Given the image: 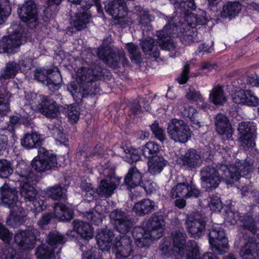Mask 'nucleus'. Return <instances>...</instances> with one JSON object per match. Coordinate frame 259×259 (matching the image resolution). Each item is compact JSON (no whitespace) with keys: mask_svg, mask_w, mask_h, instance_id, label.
Masks as SVG:
<instances>
[{"mask_svg":"<svg viewBox=\"0 0 259 259\" xmlns=\"http://www.w3.org/2000/svg\"><path fill=\"white\" fill-rule=\"evenodd\" d=\"M186 259H201V257L198 245L194 240H189L187 242L186 247Z\"/></svg>","mask_w":259,"mask_h":259,"instance_id":"obj_43","label":"nucleus"},{"mask_svg":"<svg viewBox=\"0 0 259 259\" xmlns=\"http://www.w3.org/2000/svg\"><path fill=\"white\" fill-rule=\"evenodd\" d=\"M173 240L174 251L181 256L185 253V247H186L187 234L183 230H178L171 233Z\"/></svg>","mask_w":259,"mask_h":259,"instance_id":"obj_25","label":"nucleus"},{"mask_svg":"<svg viewBox=\"0 0 259 259\" xmlns=\"http://www.w3.org/2000/svg\"><path fill=\"white\" fill-rule=\"evenodd\" d=\"M16 251L10 246H6L3 249V254L0 259H16Z\"/></svg>","mask_w":259,"mask_h":259,"instance_id":"obj_63","label":"nucleus"},{"mask_svg":"<svg viewBox=\"0 0 259 259\" xmlns=\"http://www.w3.org/2000/svg\"><path fill=\"white\" fill-rule=\"evenodd\" d=\"M135 10L136 11H139L140 12V23L142 26L144 27L147 26L151 27V26L149 25V22L151 21L150 19V16L148 13V12L143 11V13H142V10L140 6H136L135 7Z\"/></svg>","mask_w":259,"mask_h":259,"instance_id":"obj_55","label":"nucleus"},{"mask_svg":"<svg viewBox=\"0 0 259 259\" xmlns=\"http://www.w3.org/2000/svg\"><path fill=\"white\" fill-rule=\"evenodd\" d=\"M72 224L74 230L82 237L90 239L93 237V229L89 223L79 220H74Z\"/></svg>","mask_w":259,"mask_h":259,"instance_id":"obj_33","label":"nucleus"},{"mask_svg":"<svg viewBox=\"0 0 259 259\" xmlns=\"http://www.w3.org/2000/svg\"><path fill=\"white\" fill-rule=\"evenodd\" d=\"M21 35L19 33L3 37L0 42V51L8 54L16 52L21 44Z\"/></svg>","mask_w":259,"mask_h":259,"instance_id":"obj_22","label":"nucleus"},{"mask_svg":"<svg viewBox=\"0 0 259 259\" xmlns=\"http://www.w3.org/2000/svg\"><path fill=\"white\" fill-rule=\"evenodd\" d=\"M24 61H19V63L10 61L6 64L5 67L1 71V77L5 79L13 78L20 69Z\"/></svg>","mask_w":259,"mask_h":259,"instance_id":"obj_36","label":"nucleus"},{"mask_svg":"<svg viewBox=\"0 0 259 259\" xmlns=\"http://www.w3.org/2000/svg\"><path fill=\"white\" fill-rule=\"evenodd\" d=\"M201 194V191L194 185L183 182L177 184L171 189L170 197L172 199L197 198Z\"/></svg>","mask_w":259,"mask_h":259,"instance_id":"obj_15","label":"nucleus"},{"mask_svg":"<svg viewBox=\"0 0 259 259\" xmlns=\"http://www.w3.org/2000/svg\"><path fill=\"white\" fill-rule=\"evenodd\" d=\"M91 18V15L89 11L80 8L75 14L71 22L72 25L76 30H82L87 28Z\"/></svg>","mask_w":259,"mask_h":259,"instance_id":"obj_24","label":"nucleus"},{"mask_svg":"<svg viewBox=\"0 0 259 259\" xmlns=\"http://www.w3.org/2000/svg\"><path fill=\"white\" fill-rule=\"evenodd\" d=\"M154 207V201L149 199H143L134 204L133 210L137 215L142 217L152 211Z\"/></svg>","mask_w":259,"mask_h":259,"instance_id":"obj_30","label":"nucleus"},{"mask_svg":"<svg viewBox=\"0 0 259 259\" xmlns=\"http://www.w3.org/2000/svg\"><path fill=\"white\" fill-rule=\"evenodd\" d=\"M75 4H80L81 0H68ZM62 0H48V7L45 10V13L47 17H53L59 11V5Z\"/></svg>","mask_w":259,"mask_h":259,"instance_id":"obj_39","label":"nucleus"},{"mask_svg":"<svg viewBox=\"0 0 259 259\" xmlns=\"http://www.w3.org/2000/svg\"><path fill=\"white\" fill-rule=\"evenodd\" d=\"M66 113L70 119L73 122H76L78 120L80 113L77 110V107L70 106L68 107L66 111Z\"/></svg>","mask_w":259,"mask_h":259,"instance_id":"obj_61","label":"nucleus"},{"mask_svg":"<svg viewBox=\"0 0 259 259\" xmlns=\"http://www.w3.org/2000/svg\"><path fill=\"white\" fill-rule=\"evenodd\" d=\"M245 104L251 106L259 105V99L250 90H245Z\"/></svg>","mask_w":259,"mask_h":259,"instance_id":"obj_59","label":"nucleus"},{"mask_svg":"<svg viewBox=\"0 0 259 259\" xmlns=\"http://www.w3.org/2000/svg\"><path fill=\"white\" fill-rule=\"evenodd\" d=\"M43 140L42 136L37 132L27 133L21 139V145L26 149L37 148L39 146Z\"/></svg>","mask_w":259,"mask_h":259,"instance_id":"obj_27","label":"nucleus"},{"mask_svg":"<svg viewBox=\"0 0 259 259\" xmlns=\"http://www.w3.org/2000/svg\"><path fill=\"white\" fill-rule=\"evenodd\" d=\"M114 237L113 232L110 229H103L99 232L97 235L98 243H110Z\"/></svg>","mask_w":259,"mask_h":259,"instance_id":"obj_48","label":"nucleus"},{"mask_svg":"<svg viewBox=\"0 0 259 259\" xmlns=\"http://www.w3.org/2000/svg\"><path fill=\"white\" fill-rule=\"evenodd\" d=\"M208 206L211 210L217 212H220L223 208L220 198L213 195L210 197Z\"/></svg>","mask_w":259,"mask_h":259,"instance_id":"obj_56","label":"nucleus"},{"mask_svg":"<svg viewBox=\"0 0 259 259\" xmlns=\"http://www.w3.org/2000/svg\"><path fill=\"white\" fill-rule=\"evenodd\" d=\"M177 162L182 168L193 170L201 165V156L196 150L190 148L180 155L177 158Z\"/></svg>","mask_w":259,"mask_h":259,"instance_id":"obj_12","label":"nucleus"},{"mask_svg":"<svg viewBox=\"0 0 259 259\" xmlns=\"http://www.w3.org/2000/svg\"><path fill=\"white\" fill-rule=\"evenodd\" d=\"M13 167L12 163L6 160L0 159V177L8 178L13 172Z\"/></svg>","mask_w":259,"mask_h":259,"instance_id":"obj_49","label":"nucleus"},{"mask_svg":"<svg viewBox=\"0 0 259 259\" xmlns=\"http://www.w3.org/2000/svg\"><path fill=\"white\" fill-rule=\"evenodd\" d=\"M84 216L93 224L98 226L102 224L101 215L97 212L88 211L85 213Z\"/></svg>","mask_w":259,"mask_h":259,"instance_id":"obj_58","label":"nucleus"},{"mask_svg":"<svg viewBox=\"0 0 259 259\" xmlns=\"http://www.w3.org/2000/svg\"><path fill=\"white\" fill-rule=\"evenodd\" d=\"M240 253L243 259H259V242L249 239L242 247Z\"/></svg>","mask_w":259,"mask_h":259,"instance_id":"obj_23","label":"nucleus"},{"mask_svg":"<svg viewBox=\"0 0 259 259\" xmlns=\"http://www.w3.org/2000/svg\"><path fill=\"white\" fill-rule=\"evenodd\" d=\"M241 9V5L239 2H228L223 6L220 16L223 19L231 20L239 14Z\"/></svg>","mask_w":259,"mask_h":259,"instance_id":"obj_26","label":"nucleus"},{"mask_svg":"<svg viewBox=\"0 0 259 259\" xmlns=\"http://www.w3.org/2000/svg\"><path fill=\"white\" fill-rule=\"evenodd\" d=\"M62 82V76L57 68L49 69L46 86L53 92L58 91Z\"/></svg>","mask_w":259,"mask_h":259,"instance_id":"obj_28","label":"nucleus"},{"mask_svg":"<svg viewBox=\"0 0 259 259\" xmlns=\"http://www.w3.org/2000/svg\"><path fill=\"white\" fill-rule=\"evenodd\" d=\"M36 230L33 229L30 230H20L14 236L15 242L22 249H31L34 247L35 242Z\"/></svg>","mask_w":259,"mask_h":259,"instance_id":"obj_18","label":"nucleus"},{"mask_svg":"<svg viewBox=\"0 0 259 259\" xmlns=\"http://www.w3.org/2000/svg\"><path fill=\"white\" fill-rule=\"evenodd\" d=\"M103 75V69L98 63H95L90 68H81L77 74L83 84V91L91 96L95 95L100 91L97 81L101 80Z\"/></svg>","mask_w":259,"mask_h":259,"instance_id":"obj_4","label":"nucleus"},{"mask_svg":"<svg viewBox=\"0 0 259 259\" xmlns=\"http://www.w3.org/2000/svg\"><path fill=\"white\" fill-rule=\"evenodd\" d=\"M166 130L169 138L175 142L185 143L191 136L192 132L189 126L183 120L171 119Z\"/></svg>","mask_w":259,"mask_h":259,"instance_id":"obj_6","label":"nucleus"},{"mask_svg":"<svg viewBox=\"0 0 259 259\" xmlns=\"http://www.w3.org/2000/svg\"><path fill=\"white\" fill-rule=\"evenodd\" d=\"M49 245L41 244L37 247L35 255L37 259H51L54 255V248Z\"/></svg>","mask_w":259,"mask_h":259,"instance_id":"obj_42","label":"nucleus"},{"mask_svg":"<svg viewBox=\"0 0 259 259\" xmlns=\"http://www.w3.org/2000/svg\"><path fill=\"white\" fill-rule=\"evenodd\" d=\"M214 124L216 132L224 140H230L232 137L233 131L227 117L222 113L218 114L215 117Z\"/></svg>","mask_w":259,"mask_h":259,"instance_id":"obj_20","label":"nucleus"},{"mask_svg":"<svg viewBox=\"0 0 259 259\" xmlns=\"http://www.w3.org/2000/svg\"><path fill=\"white\" fill-rule=\"evenodd\" d=\"M232 101L236 104H245V91L239 90L232 95Z\"/></svg>","mask_w":259,"mask_h":259,"instance_id":"obj_64","label":"nucleus"},{"mask_svg":"<svg viewBox=\"0 0 259 259\" xmlns=\"http://www.w3.org/2000/svg\"><path fill=\"white\" fill-rule=\"evenodd\" d=\"M183 29L180 36V40L184 45H189L201 41L195 30L192 28H183Z\"/></svg>","mask_w":259,"mask_h":259,"instance_id":"obj_38","label":"nucleus"},{"mask_svg":"<svg viewBox=\"0 0 259 259\" xmlns=\"http://www.w3.org/2000/svg\"><path fill=\"white\" fill-rule=\"evenodd\" d=\"M176 19V17L169 18L167 23L165 25L163 29L156 31V35L159 39V47L162 50L169 51V55L171 57H175L179 55L173 41L168 39L170 34L178 27Z\"/></svg>","mask_w":259,"mask_h":259,"instance_id":"obj_5","label":"nucleus"},{"mask_svg":"<svg viewBox=\"0 0 259 259\" xmlns=\"http://www.w3.org/2000/svg\"><path fill=\"white\" fill-rule=\"evenodd\" d=\"M143 175L135 166H132L129 169L124 178V184L132 192V189L137 186H142ZM144 190L147 192L146 187L142 186Z\"/></svg>","mask_w":259,"mask_h":259,"instance_id":"obj_21","label":"nucleus"},{"mask_svg":"<svg viewBox=\"0 0 259 259\" xmlns=\"http://www.w3.org/2000/svg\"><path fill=\"white\" fill-rule=\"evenodd\" d=\"M158 44L159 40H154L151 37L146 38L141 42L143 52L155 58H158L160 56Z\"/></svg>","mask_w":259,"mask_h":259,"instance_id":"obj_31","label":"nucleus"},{"mask_svg":"<svg viewBox=\"0 0 259 259\" xmlns=\"http://www.w3.org/2000/svg\"><path fill=\"white\" fill-rule=\"evenodd\" d=\"M121 148L125 153L124 159L127 162L132 164L140 159L141 156L138 150L126 146H123Z\"/></svg>","mask_w":259,"mask_h":259,"instance_id":"obj_44","label":"nucleus"},{"mask_svg":"<svg viewBox=\"0 0 259 259\" xmlns=\"http://www.w3.org/2000/svg\"><path fill=\"white\" fill-rule=\"evenodd\" d=\"M67 241V238L57 231L50 232L47 237V242L51 248H59V253L63 245Z\"/></svg>","mask_w":259,"mask_h":259,"instance_id":"obj_35","label":"nucleus"},{"mask_svg":"<svg viewBox=\"0 0 259 259\" xmlns=\"http://www.w3.org/2000/svg\"><path fill=\"white\" fill-rule=\"evenodd\" d=\"M243 220H241L240 223L243 229L249 231L252 234L256 233V226L255 221L250 215H244Z\"/></svg>","mask_w":259,"mask_h":259,"instance_id":"obj_50","label":"nucleus"},{"mask_svg":"<svg viewBox=\"0 0 259 259\" xmlns=\"http://www.w3.org/2000/svg\"><path fill=\"white\" fill-rule=\"evenodd\" d=\"M23 223V218L18 215L10 214L7 219V224L13 228L17 227Z\"/></svg>","mask_w":259,"mask_h":259,"instance_id":"obj_60","label":"nucleus"},{"mask_svg":"<svg viewBox=\"0 0 259 259\" xmlns=\"http://www.w3.org/2000/svg\"><path fill=\"white\" fill-rule=\"evenodd\" d=\"M105 9L110 15L118 18L125 16L128 11L124 0H108L105 4Z\"/></svg>","mask_w":259,"mask_h":259,"instance_id":"obj_19","label":"nucleus"},{"mask_svg":"<svg viewBox=\"0 0 259 259\" xmlns=\"http://www.w3.org/2000/svg\"><path fill=\"white\" fill-rule=\"evenodd\" d=\"M120 51L116 53L113 51H110L108 55L105 63L111 68H115L117 67L120 61Z\"/></svg>","mask_w":259,"mask_h":259,"instance_id":"obj_52","label":"nucleus"},{"mask_svg":"<svg viewBox=\"0 0 259 259\" xmlns=\"http://www.w3.org/2000/svg\"><path fill=\"white\" fill-rule=\"evenodd\" d=\"M31 166L37 172L51 170L57 166L56 156L42 147L38 149V155L31 161Z\"/></svg>","mask_w":259,"mask_h":259,"instance_id":"obj_7","label":"nucleus"},{"mask_svg":"<svg viewBox=\"0 0 259 259\" xmlns=\"http://www.w3.org/2000/svg\"><path fill=\"white\" fill-rule=\"evenodd\" d=\"M38 109L47 117L55 118L59 114V106L57 102L48 97L42 95L38 96Z\"/></svg>","mask_w":259,"mask_h":259,"instance_id":"obj_17","label":"nucleus"},{"mask_svg":"<svg viewBox=\"0 0 259 259\" xmlns=\"http://www.w3.org/2000/svg\"><path fill=\"white\" fill-rule=\"evenodd\" d=\"M13 234L4 225L0 224V239L6 243H9Z\"/></svg>","mask_w":259,"mask_h":259,"instance_id":"obj_57","label":"nucleus"},{"mask_svg":"<svg viewBox=\"0 0 259 259\" xmlns=\"http://www.w3.org/2000/svg\"><path fill=\"white\" fill-rule=\"evenodd\" d=\"M126 47L132 60H135L137 61L140 60L141 53L137 45L133 43H128L126 45Z\"/></svg>","mask_w":259,"mask_h":259,"instance_id":"obj_54","label":"nucleus"},{"mask_svg":"<svg viewBox=\"0 0 259 259\" xmlns=\"http://www.w3.org/2000/svg\"><path fill=\"white\" fill-rule=\"evenodd\" d=\"M209 100L215 105H222L226 101L222 88L220 86L214 87L211 91Z\"/></svg>","mask_w":259,"mask_h":259,"instance_id":"obj_41","label":"nucleus"},{"mask_svg":"<svg viewBox=\"0 0 259 259\" xmlns=\"http://www.w3.org/2000/svg\"><path fill=\"white\" fill-rule=\"evenodd\" d=\"M54 210L55 217L62 221H69L73 218L72 209L66 204L57 203L54 206Z\"/></svg>","mask_w":259,"mask_h":259,"instance_id":"obj_34","label":"nucleus"},{"mask_svg":"<svg viewBox=\"0 0 259 259\" xmlns=\"http://www.w3.org/2000/svg\"><path fill=\"white\" fill-rule=\"evenodd\" d=\"M186 97L188 100L195 102L200 101L202 102L204 101L203 96L200 91L196 90L192 86H189L186 89Z\"/></svg>","mask_w":259,"mask_h":259,"instance_id":"obj_51","label":"nucleus"},{"mask_svg":"<svg viewBox=\"0 0 259 259\" xmlns=\"http://www.w3.org/2000/svg\"><path fill=\"white\" fill-rule=\"evenodd\" d=\"M254 168L253 164L246 159L237 160L232 165L218 164L217 167L212 166L203 167L200 171L201 180L203 187L208 191L215 189L222 179L226 183L232 184L241 177L248 178Z\"/></svg>","mask_w":259,"mask_h":259,"instance_id":"obj_1","label":"nucleus"},{"mask_svg":"<svg viewBox=\"0 0 259 259\" xmlns=\"http://www.w3.org/2000/svg\"><path fill=\"white\" fill-rule=\"evenodd\" d=\"M117 185L112 179L102 180L97 189V193L101 197H110L117 188Z\"/></svg>","mask_w":259,"mask_h":259,"instance_id":"obj_29","label":"nucleus"},{"mask_svg":"<svg viewBox=\"0 0 259 259\" xmlns=\"http://www.w3.org/2000/svg\"><path fill=\"white\" fill-rule=\"evenodd\" d=\"M0 195L2 204L14 212L22 211L21 203L18 200V192L5 183L0 188Z\"/></svg>","mask_w":259,"mask_h":259,"instance_id":"obj_10","label":"nucleus"},{"mask_svg":"<svg viewBox=\"0 0 259 259\" xmlns=\"http://www.w3.org/2000/svg\"><path fill=\"white\" fill-rule=\"evenodd\" d=\"M175 8L180 10L181 13L185 15L187 12L196 9L194 0H180L179 2L175 4Z\"/></svg>","mask_w":259,"mask_h":259,"instance_id":"obj_47","label":"nucleus"},{"mask_svg":"<svg viewBox=\"0 0 259 259\" xmlns=\"http://www.w3.org/2000/svg\"><path fill=\"white\" fill-rule=\"evenodd\" d=\"M48 73L49 69H37L35 70L34 73V78L37 81L46 85Z\"/></svg>","mask_w":259,"mask_h":259,"instance_id":"obj_62","label":"nucleus"},{"mask_svg":"<svg viewBox=\"0 0 259 259\" xmlns=\"http://www.w3.org/2000/svg\"><path fill=\"white\" fill-rule=\"evenodd\" d=\"M150 128L156 138L160 141L163 142L166 139L164 130L159 126V123L157 121L150 125Z\"/></svg>","mask_w":259,"mask_h":259,"instance_id":"obj_53","label":"nucleus"},{"mask_svg":"<svg viewBox=\"0 0 259 259\" xmlns=\"http://www.w3.org/2000/svg\"><path fill=\"white\" fill-rule=\"evenodd\" d=\"M186 225L191 237L199 238L204 235L206 223L204 217L199 212L192 213L187 218Z\"/></svg>","mask_w":259,"mask_h":259,"instance_id":"obj_13","label":"nucleus"},{"mask_svg":"<svg viewBox=\"0 0 259 259\" xmlns=\"http://www.w3.org/2000/svg\"><path fill=\"white\" fill-rule=\"evenodd\" d=\"M238 130L240 136L239 141L241 147L248 148L255 146L256 127L254 123L241 122L239 124Z\"/></svg>","mask_w":259,"mask_h":259,"instance_id":"obj_14","label":"nucleus"},{"mask_svg":"<svg viewBox=\"0 0 259 259\" xmlns=\"http://www.w3.org/2000/svg\"><path fill=\"white\" fill-rule=\"evenodd\" d=\"M11 94L4 88L0 89V115H6L9 111Z\"/></svg>","mask_w":259,"mask_h":259,"instance_id":"obj_40","label":"nucleus"},{"mask_svg":"<svg viewBox=\"0 0 259 259\" xmlns=\"http://www.w3.org/2000/svg\"><path fill=\"white\" fill-rule=\"evenodd\" d=\"M11 13V8L10 3L6 0L0 1V26L7 21Z\"/></svg>","mask_w":259,"mask_h":259,"instance_id":"obj_46","label":"nucleus"},{"mask_svg":"<svg viewBox=\"0 0 259 259\" xmlns=\"http://www.w3.org/2000/svg\"><path fill=\"white\" fill-rule=\"evenodd\" d=\"M165 222L162 214L154 213L142 227H136L133 231V236L138 247L148 246L153 240L158 239L162 235V227Z\"/></svg>","mask_w":259,"mask_h":259,"instance_id":"obj_3","label":"nucleus"},{"mask_svg":"<svg viewBox=\"0 0 259 259\" xmlns=\"http://www.w3.org/2000/svg\"><path fill=\"white\" fill-rule=\"evenodd\" d=\"M17 171L20 179L19 192L25 202L32 203L37 211L42 210L44 201L36 200L37 191L33 187L38 181V176L31 170L30 167L24 163L20 164Z\"/></svg>","mask_w":259,"mask_h":259,"instance_id":"obj_2","label":"nucleus"},{"mask_svg":"<svg viewBox=\"0 0 259 259\" xmlns=\"http://www.w3.org/2000/svg\"><path fill=\"white\" fill-rule=\"evenodd\" d=\"M166 163V160L162 156H157L153 157L148 163L149 172L153 175L159 174Z\"/></svg>","mask_w":259,"mask_h":259,"instance_id":"obj_37","label":"nucleus"},{"mask_svg":"<svg viewBox=\"0 0 259 259\" xmlns=\"http://www.w3.org/2000/svg\"><path fill=\"white\" fill-rule=\"evenodd\" d=\"M209 242L210 245L217 250L226 251L228 248V240L223 230L216 224L209 229Z\"/></svg>","mask_w":259,"mask_h":259,"instance_id":"obj_16","label":"nucleus"},{"mask_svg":"<svg viewBox=\"0 0 259 259\" xmlns=\"http://www.w3.org/2000/svg\"><path fill=\"white\" fill-rule=\"evenodd\" d=\"M159 151V145L154 142H147L142 148L143 155L146 158H152Z\"/></svg>","mask_w":259,"mask_h":259,"instance_id":"obj_45","label":"nucleus"},{"mask_svg":"<svg viewBox=\"0 0 259 259\" xmlns=\"http://www.w3.org/2000/svg\"><path fill=\"white\" fill-rule=\"evenodd\" d=\"M67 190L59 185L49 187L44 190L45 194L54 200H67Z\"/></svg>","mask_w":259,"mask_h":259,"instance_id":"obj_32","label":"nucleus"},{"mask_svg":"<svg viewBox=\"0 0 259 259\" xmlns=\"http://www.w3.org/2000/svg\"><path fill=\"white\" fill-rule=\"evenodd\" d=\"M109 217L114 228L121 234H126L133 227L134 220L126 210L115 209L110 212Z\"/></svg>","mask_w":259,"mask_h":259,"instance_id":"obj_8","label":"nucleus"},{"mask_svg":"<svg viewBox=\"0 0 259 259\" xmlns=\"http://www.w3.org/2000/svg\"><path fill=\"white\" fill-rule=\"evenodd\" d=\"M132 242L131 238L127 235L115 238L114 244L117 259H141V255L134 254Z\"/></svg>","mask_w":259,"mask_h":259,"instance_id":"obj_9","label":"nucleus"},{"mask_svg":"<svg viewBox=\"0 0 259 259\" xmlns=\"http://www.w3.org/2000/svg\"><path fill=\"white\" fill-rule=\"evenodd\" d=\"M18 13L21 20L29 28H33L38 25L36 5L33 0H25L18 9Z\"/></svg>","mask_w":259,"mask_h":259,"instance_id":"obj_11","label":"nucleus"}]
</instances>
